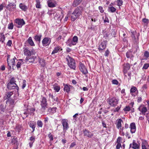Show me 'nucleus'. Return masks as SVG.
<instances>
[{
	"mask_svg": "<svg viewBox=\"0 0 149 149\" xmlns=\"http://www.w3.org/2000/svg\"><path fill=\"white\" fill-rule=\"evenodd\" d=\"M81 9L82 8L80 7H77L74 10L71 15L72 20L74 21L77 18L81 15Z\"/></svg>",
	"mask_w": 149,
	"mask_h": 149,
	"instance_id": "1",
	"label": "nucleus"
},
{
	"mask_svg": "<svg viewBox=\"0 0 149 149\" xmlns=\"http://www.w3.org/2000/svg\"><path fill=\"white\" fill-rule=\"evenodd\" d=\"M66 60L68 62V65L69 67L72 69L75 70L76 66L74 60L69 56H68Z\"/></svg>",
	"mask_w": 149,
	"mask_h": 149,
	"instance_id": "2",
	"label": "nucleus"
},
{
	"mask_svg": "<svg viewBox=\"0 0 149 149\" xmlns=\"http://www.w3.org/2000/svg\"><path fill=\"white\" fill-rule=\"evenodd\" d=\"M40 105L41 106V110L44 111L47 108V99L44 97H42Z\"/></svg>",
	"mask_w": 149,
	"mask_h": 149,
	"instance_id": "3",
	"label": "nucleus"
},
{
	"mask_svg": "<svg viewBox=\"0 0 149 149\" xmlns=\"http://www.w3.org/2000/svg\"><path fill=\"white\" fill-rule=\"evenodd\" d=\"M118 100L117 99L113 97L109 99V104L111 106L115 107L118 104Z\"/></svg>",
	"mask_w": 149,
	"mask_h": 149,
	"instance_id": "4",
	"label": "nucleus"
},
{
	"mask_svg": "<svg viewBox=\"0 0 149 149\" xmlns=\"http://www.w3.org/2000/svg\"><path fill=\"white\" fill-rule=\"evenodd\" d=\"M83 132L84 136L89 138H92L93 136L92 132H91L88 130L86 129L83 130Z\"/></svg>",
	"mask_w": 149,
	"mask_h": 149,
	"instance_id": "5",
	"label": "nucleus"
},
{
	"mask_svg": "<svg viewBox=\"0 0 149 149\" xmlns=\"http://www.w3.org/2000/svg\"><path fill=\"white\" fill-rule=\"evenodd\" d=\"M15 59L17 60L16 58L15 57L10 61H8V58L7 62L8 65L10 67V68L11 65H12V68L14 69V66H15Z\"/></svg>",
	"mask_w": 149,
	"mask_h": 149,
	"instance_id": "6",
	"label": "nucleus"
},
{
	"mask_svg": "<svg viewBox=\"0 0 149 149\" xmlns=\"http://www.w3.org/2000/svg\"><path fill=\"white\" fill-rule=\"evenodd\" d=\"M15 59L17 60L16 58L15 57L10 61H8V58L7 62L8 65L10 67V68L11 65H12V68L14 69V66H15Z\"/></svg>",
	"mask_w": 149,
	"mask_h": 149,
	"instance_id": "7",
	"label": "nucleus"
},
{
	"mask_svg": "<svg viewBox=\"0 0 149 149\" xmlns=\"http://www.w3.org/2000/svg\"><path fill=\"white\" fill-rule=\"evenodd\" d=\"M79 68L80 71L84 74H86L87 71L84 64L81 63H79Z\"/></svg>",
	"mask_w": 149,
	"mask_h": 149,
	"instance_id": "8",
	"label": "nucleus"
},
{
	"mask_svg": "<svg viewBox=\"0 0 149 149\" xmlns=\"http://www.w3.org/2000/svg\"><path fill=\"white\" fill-rule=\"evenodd\" d=\"M7 87L8 89L10 90L13 89L15 88H16L17 91L19 90V87L16 84H8Z\"/></svg>",
	"mask_w": 149,
	"mask_h": 149,
	"instance_id": "9",
	"label": "nucleus"
},
{
	"mask_svg": "<svg viewBox=\"0 0 149 149\" xmlns=\"http://www.w3.org/2000/svg\"><path fill=\"white\" fill-rule=\"evenodd\" d=\"M48 5L49 7L53 8L56 6V1L54 0H48L47 2Z\"/></svg>",
	"mask_w": 149,
	"mask_h": 149,
	"instance_id": "10",
	"label": "nucleus"
},
{
	"mask_svg": "<svg viewBox=\"0 0 149 149\" xmlns=\"http://www.w3.org/2000/svg\"><path fill=\"white\" fill-rule=\"evenodd\" d=\"M62 124L63 127V130H67L69 127L67 120L63 119L62 121Z\"/></svg>",
	"mask_w": 149,
	"mask_h": 149,
	"instance_id": "11",
	"label": "nucleus"
},
{
	"mask_svg": "<svg viewBox=\"0 0 149 149\" xmlns=\"http://www.w3.org/2000/svg\"><path fill=\"white\" fill-rule=\"evenodd\" d=\"M130 131L131 133H135L136 130V127L135 124L134 123H131L130 125Z\"/></svg>",
	"mask_w": 149,
	"mask_h": 149,
	"instance_id": "12",
	"label": "nucleus"
},
{
	"mask_svg": "<svg viewBox=\"0 0 149 149\" xmlns=\"http://www.w3.org/2000/svg\"><path fill=\"white\" fill-rule=\"evenodd\" d=\"M106 43L104 41L102 42L100 44L99 48V51H102L105 49L106 47Z\"/></svg>",
	"mask_w": 149,
	"mask_h": 149,
	"instance_id": "13",
	"label": "nucleus"
},
{
	"mask_svg": "<svg viewBox=\"0 0 149 149\" xmlns=\"http://www.w3.org/2000/svg\"><path fill=\"white\" fill-rule=\"evenodd\" d=\"M78 37L76 36H74L72 38V40L71 41V44H70V46H71L72 45H75L76 44V43H77L78 42Z\"/></svg>",
	"mask_w": 149,
	"mask_h": 149,
	"instance_id": "14",
	"label": "nucleus"
},
{
	"mask_svg": "<svg viewBox=\"0 0 149 149\" xmlns=\"http://www.w3.org/2000/svg\"><path fill=\"white\" fill-rule=\"evenodd\" d=\"M16 23L21 27L25 24V22L23 19H16L15 20Z\"/></svg>",
	"mask_w": 149,
	"mask_h": 149,
	"instance_id": "15",
	"label": "nucleus"
},
{
	"mask_svg": "<svg viewBox=\"0 0 149 149\" xmlns=\"http://www.w3.org/2000/svg\"><path fill=\"white\" fill-rule=\"evenodd\" d=\"M51 42V40L48 38H44L42 41V43L43 45L47 44H49Z\"/></svg>",
	"mask_w": 149,
	"mask_h": 149,
	"instance_id": "16",
	"label": "nucleus"
},
{
	"mask_svg": "<svg viewBox=\"0 0 149 149\" xmlns=\"http://www.w3.org/2000/svg\"><path fill=\"white\" fill-rule=\"evenodd\" d=\"M134 104V103L133 102H132L130 104V105L131 106V107H130L129 106H126L123 109V110L125 111H130V108L131 107H132L133 106V104Z\"/></svg>",
	"mask_w": 149,
	"mask_h": 149,
	"instance_id": "17",
	"label": "nucleus"
},
{
	"mask_svg": "<svg viewBox=\"0 0 149 149\" xmlns=\"http://www.w3.org/2000/svg\"><path fill=\"white\" fill-rule=\"evenodd\" d=\"M24 55L28 56H30L32 54L31 52L26 48H24Z\"/></svg>",
	"mask_w": 149,
	"mask_h": 149,
	"instance_id": "18",
	"label": "nucleus"
},
{
	"mask_svg": "<svg viewBox=\"0 0 149 149\" xmlns=\"http://www.w3.org/2000/svg\"><path fill=\"white\" fill-rule=\"evenodd\" d=\"M11 143L13 145H16L18 147V144L17 143V138H13L11 140Z\"/></svg>",
	"mask_w": 149,
	"mask_h": 149,
	"instance_id": "19",
	"label": "nucleus"
},
{
	"mask_svg": "<svg viewBox=\"0 0 149 149\" xmlns=\"http://www.w3.org/2000/svg\"><path fill=\"white\" fill-rule=\"evenodd\" d=\"M49 97H51L52 99L53 100V101L57 102L58 98L56 96L53 95L51 93H49Z\"/></svg>",
	"mask_w": 149,
	"mask_h": 149,
	"instance_id": "20",
	"label": "nucleus"
},
{
	"mask_svg": "<svg viewBox=\"0 0 149 149\" xmlns=\"http://www.w3.org/2000/svg\"><path fill=\"white\" fill-rule=\"evenodd\" d=\"M82 0H74L72 5L74 7H76L78 6L82 1Z\"/></svg>",
	"mask_w": 149,
	"mask_h": 149,
	"instance_id": "21",
	"label": "nucleus"
},
{
	"mask_svg": "<svg viewBox=\"0 0 149 149\" xmlns=\"http://www.w3.org/2000/svg\"><path fill=\"white\" fill-rule=\"evenodd\" d=\"M15 6L16 5L14 3H10L6 6V8L8 10H10V7L14 8L15 7Z\"/></svg>",
	"mask_w": 149,
	"mask_h": 149,
	"instance_id": "22",
	"label": "nucleus"
},
{
	"mask_svg": "<svg viewBox=\"0 0 149 149\" xmlns=\"http://www.w3.org/2000/svg\"><path fill=\"white\" fill-rule=\"evenodd\" d=\"M30 140L31 142L29 143V146L31 148L35 140V138L34 136H31L30 138Z\"/></svg>",
	"mask_w": 149,
	"mask_h": 149,
	"instance_id": "23",
	"label": "nucleus"
},
{
	"mask_svg": "<svg viewBox=\"0 0 149 149\" xmlns=\"http://www.w3.org/2000/svg\"><path fill=\"white\" fill-rule=\"evenodd\" d=\"M19 7L21 9L24 11H25L27 9V7L25 5L22 3L19 4Z\"/></svg>",
	"mask_w": 149,
	"mask_h": 149,
	"instance_id": "24",
	"label": "nucleus"
},
{
	"mask_svg": "<svg viewBox=\"0 0 149 149\" xmlns=\"http://www.w3.org/2000/svg\"><path fill=\"white\" fill-rule=\"evenodd\" d=\"M28 42L31 46H34V44L31 37H29L28 40Z\"/></svg>",
	"mask_w": 149,
	"mask_h": 149,
	"instance_id": "25",
	"label": "nucleus"
},
{
	"mask_svg": "<svg viewBox=\"0 0 149 149\" xmlns=\"http://www.w3.org/2000/svg\"><path fill=\"white\" fill-rule=\"evenodd\" d=\"M132 148L134 149H137L139 148V146L135 142L133 141L132 143Z\"/></svg>",
	"mask_w": 149,
	"mask_h": 149,
	"instance_id": "26",
	"label": "nucleus"
},
{
	"mask_svg": "<svg viewBox=\"0 0 149 149\" xmlns=\"http://www.w3.org/2000/svg\"><path fill=\"white\" fill-rule=\"evenodd\" d=\"M141 145L142 149H148L147 148L148 144L146 142H143Z\"/></svg>",
	"mask_w": 149,
	"mask_h": 149,
	"instance_id": "27",
	"label": "nucleus"
},
{
	"mask_svg": "<svg viewBox=\"0 0 149 149\" xmlns=\"http://www.w3.org/2000/svg\"><path fill=\"white\" fill-rule=\"evenodd\" d=\"M39 63L42 67H44L45 65V61L43 59H40L39 61Z\"/></svg>",
	"mask_w": 149,
	"mask_h": 149,
	"instance_id": "28",
	"label": "nucleus"
},
{
	"mask_svg": "<svg viewBox=\"0 0 149 149\" xmlns=\"http://www.w3.org/2000/svg\"><path fill=\"white\" fill-rule=\"evenodd\" d=\"M60 49V47L58 46L57 47L54 48V50L52 51V54H53L57 53Z\"/></svg>",
	"mask_w": 149,
	"mask_h": 149,
	"instance_id": "29",
	"label": "nucleus"
},
{
	"mask_svg": "<svg viewBox=\"0 0 149 149\" xmlns=\"http://www.w3.org/2000/svg\"><path fill=\"white\" fill-rule=\"evenodd\" d=\"M122 120L121 119H119L118 121L117 126V127L118 129L119 128L121 127V122H122Z\"/></svg>",
	"mask_w": 149,
	"mask_h": 149,
	"instance_id": "30",
	"label": "nucleus"
},
{
	"mask_svg": "<svg viewBox=\"0 0 149 149\" xmlns=\"http://www.w3.org/2000/svg\"><path fill=\"white\" fill-rule=\"evenodd\" d=\"M53 88L54 90L57 92H58L60 89V86H58L54 85Z\"/></svg>",
	"mask_w": 149,
	"mask_h": 149,
	"instance_id": "31",
	"label": "nucleus"
},
{
	"mask_svg": "<svg viewBox=\"0 0 149 149\" xmlns=\"http://www.w3.org/2000/svg\"><path fill=\"white\" fill-rule=\"evenodd\" d=\"M41 36L36 35L35 36V39L36 41L40 42V40Z\"/></svg>",
	"mask_w": 149,
	"mask_h": 149,
	"instance_id": "32",
	"label": "nucleus"
},
{
	"mask_svg": "<svg viewBox=\"0 0 149 149\" xmlns=\"http://www.w3.org/2000/svg\"><path fill=\"white\" fill-rule=\"evenodd\" d=\"M36 6L37 8H40V2L39 0H36Z\"/></svg>",
	"mask_w": 149,
	"mask_h": 149,
	"instance_id": "33",
	"label": "nucleus"
},
{
	"mask_svg": "<svg viewBox=\"0 0 149 149\" xmlns=\"http://www.w3.org/2000/svg\"><path fill=\"white\" fill-rule=\"evenodd\" d=\"M64 91H66L67 92H68L70 90V88L68 86L66 85L64 86Z\"/></svg>",
	"mask_w": 149,
	"mask_h": 149,
	"instance_id": "34",
	"label": "nucleus"
},
{
	"mask_svg": "<svg viewBox=\"0 0 149 149\" xmlns=\"http://www.w3.org/2000/svg\"><path fill=\"white\" fill-rule=\"evenodd\" d=\"M0 41L3 42L5 40V37L4 35L1 34L0 35Z\"/></svg>",
	"mask_w": 149,
	"mask_h": 149,
	"instance_id": "35",
	"label": "nucleus"
},
{
	"mask_svg": "<svg viewBox=\"0 0 149 149\" xmlns=\"http://www.w3.org/2000/svg\"><path fill=\"white\" fill-rule=\"evenodd\" d=\"M109 9L110 10V11L112 13L115 12L116 10V9L113 6H111L109 7Z\"/></svg>",
	"mask_w": 149,
	"mask_h": 149,
	"instance_id": "36",
	"label": "nucleus"
},
{
	"mask_svg": "<svg viewBox=\"0 0 149 149\" xmlns=\"http://www.w3.org/2000/svg\"><path fill=\"white\" fill-rule=\"evenodd\" d=\"M15 78L14 77L12 78L10 80V82L8 84H16Z\"/></svg>",
	"mask_w": 149,
	"mask_h": 149,
	"instance_id": "37",
	"label": "nucleus"
},
{
	"mask_svg": "<svg viewBox=\"0 0 149 149\" xmlns=\"http://www.w3.org/2000/svg\"><path fill=\"white\" fill-rule=\"evenodd\" d=\"M139 110L141 111L142 113H145L147 111V109L145 107H143L141 110H140L139 108Z\"/></svg>",
	"mask_w": 149,
	"mask_h": 149,
	"instance_id": "38",
	"label": "nucleus"
},
{
	"mask_svg": "<svg viewBox=\"0 0 149 149\" xmlns=\"http://www.w3.org/2000/svg\"><path fill=\"white\" fill-rule=\"evenodd\" d=\"M118 5L119 6H121L122 4L123 1L122 0H118L116 1Z\"/></svg>",
	"mask_w": 149,
	"mask_h": 149,
	"instance_id": "39",
	"label": "nucleus"
},
{
	"mask_svg": "<svg viewBox=\"0 0 149 149\" xmlns=\"http://www.w3.org/2000/svg\"><path fill=\"white\" fill-rule=\"evenodd\" d=\"M37 124L40 127H42L43 125L42 122L40 120H38L37 122Z\"/></svg>",
	"mask_w": 149,
	"mask_h": 149,
	"instance_id": "40",
	"label": "nucleus"
},
{
	"mask_svg": "<svg viewBox=\"0 0 149 149\" xmlns=\"http://www.w3.org/2000/svg\"><path fill=\"white\" fill-rule=\"evenodd\" d=\"M30 126L33 129L32 132H33L35 130V125L33 123H30Z\"/></svg>",
	"mask_w": 149,
	"mask_h": 149,
	"instance_id": "41",
	"label": "nucleus"
},
{
	"mask_svg": "<svg viewBox=\"0 0 149 149\" xmlns=\"http://www.w3.org/2000/svg\"><path fill=\"white\" fill-rule=\"evenodd\" d=\"M137 88L136 87H133L131 88L130 89V92L131 93H134L136 91Z\"/></svg>",
	"mask_w": 149,
	"mask_h": 149,
	"instance_id": "42",
	"label": "nucleus"
},
{
	"mask_svg": "<svg viewBox=\"0 0 149 149\" xmlns=\"http://www.w3.org/2000/svg\"><path fill=\"white\" fill-rule=\"evenodd\" d=\"M132 54L131 52H127L126 54V56L127 58H130L132 56Z\"/></svg>",
	"mask_w": 149,
	"mask_h": 149,
	"instance_id": "43",
	"label": "nucleus"
},
{
	"mask_svg": "<svg viewBox=\"0 0 149 149\" xmlns=\"http://www.w3.org/2000/svg\"><path fill=\"white\" fill-rule=\"evenodd\" d=\"M144 56L146 58H148L149 56V52L147 51H145L144 53Z\"/></svg>",
	"mask_w": 149,
	"mask_h": 149,
	"instance_id": "44",
	"label": "nucleus"
},
{
	"mask_svg": "<svg viewBox=\"0 0 149 149\" xmlns=\"http://www.w3.org/2000/svg\"><path fill=\"white\" fill-rule=\"evenodd\" d=\"M13 23H11L10 24L8 25V28L9 29H13Z\"/></svg>",
	"mask_w": 149,
	"mask_h": 149,
	"instance_id": "45",
	"label": "nucleus"
},
{
	"mask_svg": "<svg viewBox=\"0 0 149 149\" xmlns=\"http://www.w3.org/2000/svg\"><path fill=\"white\" fill-rule=\"evenodd\" d=\"M13 94V93L12 92H9L7 93V98H9Z\"/></svg>",
	"mask_w": 149,
	"mask_h": 149,
	"instance_id": "46",
	"label": "nucleus"
},
{
	"mask_svg": "<svg viewBox=\"0 0 149 149\" xmlns=\"http://www.w3.org/2000/svg\"><path fill=\"white\" fill-rule=\"evenodd\" d=\"M125 68L126 70H128L130 68V64L129 63H127L125 66Z\"/></svg>",
	"mask_w": 149,
	"mask_h": 149,
	"instance_id": "47",
	"label": "nucleus"
},
{
	"mask_svg": "<svg viewBox=\"0 0 149 149\" xmlns=\"http://www.w3.org/2000/svg\"><path fill=\"white\" fill-rule=\"evenodd\" d=\"M149 67V64L148 63H146L145 64L143 68V69H146L148 68Z\"/></svg>",
	"mask_w": 149,
	"mask_h": 149,
	"instance_id": "48",
	"label": "nucleus"
},
{
	"mask_svg": "<svg viewBox=\"0 0 149 149\" xmlns=\"http://www.w3.org/2000/svg\"><path fill=\"white\" fill-rule=\"evenodd\" d=\"M121 137H118V139H117V143L120 144V143L121 142Z\"/></svg>",
	"mask_w": 149,
	"mask_h": 149,
	"instance_id": "49",
	"label": "nucleus"
},
{
	"mask_svg": "<svg viewBox=\"0 0 149 149\" xmlns=\"http://www.w3.org/2000/svg\"><path fill=\"white\" fill-rule=\"evenodd\" d=\"M142 21L145 24H147L148 22V20L147 19L144 18L143 19Z\"/></svg>",
	"mask_w": 149,
	"mask_h": 149,
	"instance_id": "50",
	"label": "nucleus"
},
{
	"mask_svg": "<svg viewBox=\"0 0 149 149\" xmlns=\"http://www.w3.org/2000/svg\"><path fill=\"white\" fill-rule=\"evenodd\" d=\"M48 137H49V139H50V141H52L53 139V137L52 136V135L51 134H49V135H48Z\"/></svg>",
	"mask_w": 149,
	"mask_h": 149,
	"instance_id": "51",
	"label": "nucleus"
},
{
	"mask_svg": "<svg viewBox=\"0 0 149 149\" xmlns=\"http://www.w3.org/2000/svg\"><path fill=\"white\" fill-rule=\"evenodd\" d=\"M112 82L113 84H115L116 85H117L118 83V81L116 80V79H114L113 80Z\"/></svg>",
	"mask_w": 149,
	"mask_h": 149,
	"instance_id": "52",
	"label": "nucleus"
},
{
	"mask_svg": "<svg viewBox=\"0 0 149 149\" xmlns=\"http://www.w3.org/2000/svg\"><path fill=\"white\" fill-rule=\"evenodd\" d=\"M76 145L75 142H73L72 143L70 146V148H73Z\"/></svg>",
	"mask_w": 149,
	"mask_h": 149,
	"instance_id": "53",
	"label": "nucleus"
},
{
	"mask_svg": "<svg viewBox=\"0 0 149 149\" xmlns=\"http://www.w3.org/2000/svg\"><path fill=\"white\" fill-rule=\"evenodd\" d=\"M99 9L100 11V12L101 13H103L104 12V10L103 9V8L102 6H100L99 7Z\"/></svg>",
	"mask_w": 149,
	"mask_h": 149,
	"instance_id": "54",
	"label": "nucleus"
},
{
	"mask_svg": "<svg viewBox=\"0 0 149 149\" xmlns=\"http://www.w3.org/2000/svg\"><path fill=\"white\" fill-rule=\"evenodd\" d=\"M120 107H117L113 109V111L114 112L118 111L120 109Z\"/></svg>",
	"mask_w": 149,
	"mask_h": 149,
	"instance_id": "55",
	"label": "nucleus"
},
{
	"mask_svg": "<svg viewBox=\"0 0 149 149\" xmlns=\"http://www.w3.org/2000/svg\"><path fill=\"white\" fill-rule=\"evenodd\" d=\"M12 44V41L11 40H9L7 43V45L9 46H10Z\"/></svg>",
	"mask_w": 149,
	"mask_h": 149,
	"instance_id": "56",
	"label": "nucleus"
},
{
	"mask_svg": "<svg viewBox=\"0 0 149 149\" xmlns=\"http://www.w3.org/2000/svg\"><path fill=\"white\" fill-rule=\"evenodd\" d=\"M26 85V81L25 80H24L23 84L22 86V88H24L25 87Z\"/></svg>",
	"mask_w": 149,
	"mask_h": 149,
	"instance_id": "57",
	"label": "nucleus"
},
{
	"mask_svg": "<svg viewBox=\"0 0 149 149\" xmlns=\"http://www.w3.org/2000/svg\"><path fill=\"white\" fill-rule=\"evenodd\" d=\"M21 65V63L20 62H18L16 65L17 68L18 69L20 68Z\"/></svg>",
	"mask_w": 149,
	"mask_h": 149,
	"instance_id": "58",
	"label": "nucleus"
},
{
	"mask_svg": "<svg viewBox=\"0 0 149 149\" xmlns=\"http://www.w3.org/2000/svg\"><path fill=\"white\" fill-rule=\"evenodd\" d=\"M109 51L108 50H107L105 52L104 55L105 56H107L109 54Z\"/></svg>",
	"mask_w": 149,
	"mask_h": 149,
	"instance_id": "59",
	"label": "nucleus"
},
{
	"mask_svg": "<svg viewBox=\"0 0 149 149\" xmlns=\"http://www.w3.org/2000/svg\"><path fill=\"white\" fill-rule=\"evenodd\" d=\"M32 60V61H34V59L33 58H31V59L29 58L28 57H26V58H25V60L26 61V62L28 61L29 60Z\"/></svg>",
	"mask_w": 149,
	"mask_h": 149,
	"instance_id": "60",
	"label": "nucleus"
},
{
	"mask_svg": "<svg viewBox=\"0 0 149 149\" xmlns=\"http://www.w3.org/2000/svg\"><path fill=\"white\" fill-rule=\"evenodd\" d=\"M121 145L120 143H117L116 146V149H119L121 147Z\"/></svg>",
	"mask_w": 149,
	"mask_h": 149,
	"instance_id": "61",
	"label": "nucleus"
},
{
	"mask_svg": "<svg viewBox=\"0 0 149 149\" xmlns=\"http://www.w3.org/2000/svg\"><path fill=\"white\" fill-rule=\"evenodd\" d=\"M124 130H125V129L123 128L122 129V130L121 131V134L123 136H124L125 134L124 132L123 131Z\"/></svg>",
	"mask_w": 149,
	"mask_h": 149,
	"instance_id": "62",
	"label": "nucleus"
},
{
	"mask_svg": "<svg viewBox=\"0 0 149 149\" xmlns=\"http://www.w3.org/2000/svg\"><path fill=\"white\" fill-rule=\"evenodd\" d=\"M56 108H49V109L48 110L49 111V110H52V111H56Z\"/></svg>",
	"mask_w": 149,
	"mask_h": 149,
	"instance_id": "63",
	"label": "nucleus"
},
{
	"mask_svg": "<svg viewBox=\"0 0 149 149\" xmlns=\"http://www.w3.org/2000/svg\"><path fill=\"white\" fill-rule=\"evenodd\" d=\"M10 102L11 104H14L15 101L13 99H11L10 100Z\"/></svg>",
	"mask_w": 149,
	"mask_h": 149,
	"instance_id": "64",
	"label": "nucleus"
}]
</instances>
